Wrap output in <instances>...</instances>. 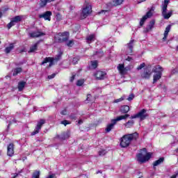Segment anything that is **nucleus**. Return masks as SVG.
<instances>
[{"label": "nucleus", "mask_w": 178, "mask_h": 178, "mask_svg": "<svg viewBox=\"0 0 178 178\" xmlns=\"http://www.w3.org/2000/svg\"><path fill=\"white\" fill-rule=\"evenodd\" d=\"M134 93H131L129 95L128 98L127 99V101H133V99H134Z\"/></svg>", "instance_id": "40"}, {"label": "nucleus", "mask_w": 178, "mask_h": 178, "mask_svg": "<svg viewBox=\"0 0 178 178\" xmlns=\"http://www.w3.org/2000/svg\"><path fill=\"white\" fill-rule=\"evenodd\" d=\"M94 38H95V35L94 34L90 35L86 38L87 41H94Z\"/></svg>", "instance_id": "39"}, {"label": "nucleus", "mask_w": 178, "mask_h": 178, "mask_svg": "<svg viewBox=\"0 0 178 178\" xmlns=\"http://www.w3.org/2000/svg\"><path fill=\"white\" fill-rule=\"evenodd\" d=\"M134 123H135L134 120H129L127 121V122L124 124V126L127 129H131V127H133V126H134Z\"/></svg>", "instance_id": "24"}, {"label": "nucleus", "mask_w": 178, "mask_h": 178, "mask_svg": "<svg viewBox=\"0 0 178 178\" xmlns=\"http://www.w3.org/2000/svg\"><path fill=\"white\" fill-rule=\"evenodd\" d=\"M177 176H178V171L175 175H172L170 178H176L177 177Z\"/></svg>", "instance_id": "54"}, {"label": "nucleus", "mask_w": 178, "mask_h": 178, "mask_svg": "<svg viewBox=\"0 0 178 178\" xmlns=\"http://www.w3.org/2000/svg\"><path fill=\"white\" fill-rule=\"evenodd\" d=\"M22 72H23V69H22V67H17L14 69L13 76H17V74H19V73H22Z\"/></svg>", "instance_id": "27"}, {"label": "nucleus", "mask_w": 178, "mask_h": 178, "mask_svg": "<svg viewBox=\"0 0 178 178\" xmlns=\"http://www.w3.org/2000/svg\"><path fill=\"white\" fill-rule=\"evenodd\" d=\"M70 10H73V9H74V6H70Z\"/></svg>", "instance_id": "59"}, {"label": "nucleus", "mask_w": 178, "mask_h": 178, "mask_svg": "<svg viewBox=\"0 0 178 178\" xmlns=\"http://www.w3.org/2000/svg\"><path fill=\"white\" fill-rule=\"evenodd\" d=\"M70 137V131H67L66 132L64 131L60 134V137L58 136V138H60V140H67Z\"/></svg>", "instance_id": "20"}, {"label": "nucleus", "mask_w": 178, "mask_h": 178, "mask_svg": "<svg viewBox=\"0 0 178 178\" xmlns=\"http://www.w3.org/2000/svg\"><path fill=\"white\" fill-rule=\"evenodd\" d=\"M51 16H52V12L46 11L44 13L39 15V18L51 22Z\"/></svg>", "instance_id": "12"}, {"label": "nucleus", "mask_w": 178, "mask_h": 178, "mask_svg": "<svg viewBox=\"0 0 178 178\" xmlns=\"http://www.w3.org/2000/svg\"><path fill=\"white\" fill-rule=\"evenodd\" d=\"M55 0H40L39 1L40 8H45L47 6V3H51V2H54Z\"/></svg>", "instance_id": "18"}, {"label": "nucleus", "mask_w": 178, "mask_h": 178, "mask_svg": "<svg viewBox=\"0 0 178 178\" xmlns=\"http://www.w3.org/2000/svg\"><path fill=\"white\" fill-rule=\"evenodd\" d=\"M78 124H83V120H79Z\"/></svg>", "instance_id": "58"}, {"label": "nucleus", "mask_w": 178, "mask_h": 178, "mask_svg": "<svg viewBox=\"0 0 178 178\" xmlns=\"http://www.w3.org/2000/svg\"><path fill=\"white\" fill-rule=\"evenodd\" d=\"M172 25L169 24L166 26L165 30L164 31V37L163 38V41H166V38H168V35H169V33L170 31V29Z\"/></svg>", "instance_id": "19"}, {"label": "nucleus", "mask_w": 178, "mask_h": 178, "mask_svg": "<svg viewBox=\"0 0 178 178\" xmlns=\"http://www.w3.org/2000/svg\"><path fill=\"white\" fill-rule=\"evenodd\" d=\"M143 67H145V63H143L139 66H138L137 70H141V69H143Z\"/></svg>", "instance_id": "43"}, {"label": "nucleus", "mask_w": 178, "mask_h": 178, "mask_svg": "<svg viewBox=\"0 0 178 178\" xmlns=\"http://www.w3.org/2000/svg\"><path fill=\"white\" fill-rule=\"evenodd\" d=\"M163 161H165L164 157H161L158 160L155 161L153 163L154 168H155V166H159V165H161V163H163Z\"/></svg>", "instance_id": "26"}, {"label": "nucleus", "mask_w": 178, "mask_h": 178, "mask_svg": "<svg viewBox=\"0 0 178 178\" xmlns=\"http://www.w3.org/2000/svg\"><path fill=\"white\" fill-rule=\"evenodd\" d=\"M46 121L44 119H40L39 122H38L36 127H35V130L31 132V136H35V134H38L40 133V130L42 129V126L45 124Z\"/></svg>", "instance_id": "8"}, {"label": "nucleus", "mask_w": 178, "mask_h": 178, "mask_svg": "<svg viewBox=\"0 0 178 178\" xmlns=\"http://www.w3.org/2000/svg\"><path fill=\"white\" fill-rule=\"evenodd\" d=\"M106 154H108V151H106V149H102L99 151V156H104V155H106Z\"/></svg>", "instance_id": "35"}, {"label": "nucleus", "mask_w": 178, "mask_h": 178, "mask_svg": "<svg viewBox=\"0 0 178 178\" xmlns=\"http://www.w3.org/2000/svg\"><path fill=\"white\" fill-rule=\"evenodd\" d=\"M152 73H156L153 76V84H155L158 81V80H161L162 79V73L163 72V67H161V65H156L152 70Z\"/></svg>", "instance_id": "4"}, {"label": "nucleus", "mask_w": 178, "mask_h": 178, "mask_svg": "<svg viewBox=\"0 0 178 178\" xmlns=\"http://www.w3.org/2000/svg\"><path fill=\"white\" fill-rule=\"evenodd\" d=\"M138 138V133L137 132L125 134L120 139V145L121 148H127L132 141H137Z\"/></svg>", "instance_id": "1"}, {"label": "nucleus", "mask_w": 178, "mask_h": 178, "mask_svg": "<svg viewBox=\"0 0 178 178\" xmlns=\"http://www.w3.org/2000/svg\"><path fill=\"white\" fill-rule=\"evenodd\" d=\"M8 156H13L15 155V144L10 143L7 147Z\"/></svg>", "instance_id": "11"}, {"label": "nucleus", "mask_w": 178, "mask_h": 178, "mask_svg": "<svg viewBox=\"0 0 178 178\" xmlns=\"http://www.w3.org/2000/svg\"><path fill=\"white\" fill-rule=\"evenodd\" d=\"M92 69H97L98 67V60L90 61Z\"/></svg>", "instance_id": "32"}, {"label": "nucleus", "mask_w": 178, "mask_h": 178, "mask_svg": "<svg viewBox=\"0 0 178 178\" xmlns=\"http://www.w3.org/2000/svg\"><path fill=\"white\" fill-rule=\"evenodd\" d=\"M125 60H127V62H131V60H133V58L128 56Z\"/></svg>", "instance_id": "53"}, {"label": "nucleus", "mask_w": 178, "mask_h": 178, "mask_svg": "<svg viewBox=\"0 0 178 178\" xmlns=\"http://www.w3.org/2000/svg\"><path fill=\"white\" fill-rule=\"evenodd\" d=\"M94 55H97V56H98V58H102V56H104V55H105V53L104 52V51L99 50V51H96L94 53Z\"/></svg>", "instance_id": "29"}, {"label": "nucleus", "mask_w": 178, "mask_h": 178, "mask_svg": "<svg viewBox=\"0 0 178 178\" xmlns=\"http://www.w3.org/2000/svg\"><path fill=\"white\" fill-rule=\"evenodd\" d=\"M152 156V153L151 152L147 153V148L145 147L141 149L140 153H138L136 155L138 161L140 162V163H145V162L151 159Z\"/></svg>", "instance_id": "2"}, {"label": "nucleus", "mask_w": 178, "mask_h": 178, "mask_svg": "<svg viewBox=\"0 0 178 178\" xmlns=\"http://www.w3.org/2000/svg\"><path fill=\"white\" fill-rule=\"evenodd\" d=\"M127 118H130L129 114H126L124 115L118 116L115 119L111 120V123L108 124L106 128V133H109L115 127V124L118 123V122H120V120H126Z\"/></svg>", "instance_id": "3"}, {"label": "nucleus", "mask_w": 178, "mask_h": 178, "mask_svg": "<svg viewBox=\"0 0 178 178\" xmlns=\"http://www.w3.org/2000/svg\"><path fill=\"white\" fill-rule=\"evenodd\" d=\"M13 48H15V46L13 45V44H10L9 45V47H7L5 49L6 54H10V51H12V49H13Z\"/></svg>", "instance_id": "30"}, {"label": "nucleus", "mask_w": 178, "mask_h": 178, "mask_svg": "<svg viewBox=\"0 0 178 178\" xmlns=\"http://www.w3.org/2000/svg\"><path fill=\"white\" fill-rule=\"evenodd\" d=\"M66 45H67V47H69L70 48H72V47H73V45H74V40H69L66 43Z\"/></svg>", "instance_id": "37"}, {"label": "nucleus", "mask_w": 178, "mask_h": 178, "mask_svg": "<svg viewBox=\"0 0 178 178\" xmlns=\"http://www.w3.org/2000/svg\"><path fill=\"white\" fill-rule=\"evenodd\" d=\"M92 8L91 5H87L85 8H83L82 12L81 13V19H86L87 17L91 13Z\"/></svg>", "instance_id": "7"}, {"label": "nucleus", "mask_w": 178, "mask_h": 178, "mask_svg": "<svg viewBox=\"0 0 178 178\" xmlns=\"http://www.w3.org/2000/svg\"><path fill=\"white\" fill-rule=\"evenodd\" d=\"M154 26H155V19H152L149 22V29H152V27H154Z\"/></svg>", "instance_id": "41"}, {"label": "nucleus", "mask_w": 178, "mask_h": 178, "mask_svg": "<svg viewBox=\"0 0 178 178\" xmlns=\"http://www.w3.org/2000/svg\"><path fill=\"white\" fill-rule=\"evenodd\" d=\"M147 118H149V115L147 113V109L143 108L138 113L131 115L130 119H140V122L145 120Z\"/></svg>", "instance_id": "5"}, {"label": "nucleus", "mask_w": 178, "mask_h": 178, "mask_svg": "<svg viewBox=\"0 0 178 178\" xmlns=\"http://www.w3.org/2000/svg\"><path fill=\"white\" fill-rule=\"evenodd\" d=\"M38 44H40V42H38L35 43L33 45H32L28 51L29 54L35 52V51H37V49H38Z\"/></svg>", "instance_id": "23"}, {"label": "nucleus", "mask_w": 178, "mask_h": 178, "mask_svg": "<svg viewBox=\"0 0 178 178\" xmlns=\"http://www.w3.org/2000/svg\"><path fill=\"white\" fill-rule=\"evenodd\" d=\"M172 15H173V11L171 10L168 13H165L164 14H162V16L163 17L164 19H170L172 17Z\"/></svg>", "instance_id": "28"}, {"label": "nucleus", "mask_w": 178, "mask_h": 178, "mask_svg": "<svg viewBox=\"0 0 178 178\" xmlns=\"http://www.w3.org/2000/svg\"><path fill=\"white\" fill-rule=\"evenodd\" d=\"M84 79H79L77 81H76V86L77 87H81V86H83V84H84Z\"/></svg>", "instance_id": "38"}, {"label": "nucleus", "mask_w": 178, "mask_h": 178, "mask_svg": "<svg viewBox=\"0 0 178 178\" xmlns=\"http://www.w3.org/2000/svg\"><path fill=\"white\" fill-rule=\"evenodd\" d=\"M93 76L96 78V80H104L106 76V72L99 70L95 72Z\"/></svg>", "instance_id": "10"}, {"label": "nucleus", "mask_w": 178, "mask_h": 178, "mask_svg": "<svg viewBox=\"0 0 178 178\" xmlns=\"http://www.w3.org/2000/svg\"><path fill=\"white\" fill-rule=\"evenodd\" d=\"M61 124H63L64 126H67V124H70V122H69L67 120H64L61 121Z\"/></svg>", "instance_id": "42"}, {"label": "nucleus", "mask_w": 178, "mask_h": 178, "mask_svg": "<svg viewBox=\"0 0 178 178\" xmlns=\"http://www.w3.org/2000/svg\"><path fill=\"white\" fill-rule=\"evenodd\" d=\"M176 152H178V147L175 149Z\"/></svg>", "instance_id": "63"}, {"label": "nucleus", "mask_w": 178, "mask_h": 178, "mask_svg": "<svg viewBox=\"0 0 178 178\" xmlns=\"http://www.w3.org/2000/svg\"><path fill=\"white\" fill-rule=\"evenodd\" d=\"M15 23H19L22 22V17L20 15H17L12 19Z\"/></svg>", "instance_id": "34"}, {"label": "nucleus", "mask_w": 178, "mask_h": 178, "mask_svg": "<svg viewBox=\"0 0 178 178\" xmlns=\"http://www.w3.org/2000/svg\"><path fill=\"white\" fill-rule=\"evenodd\" d=\"M23 52H26L25 49H22L19 50V54H23Z\"/></svg>", "instance_id": "57"}, {"label": "nucleus", "mask_w": 178, "mask_h": 178, "mask_svg": "<svg viewBox=\"0 0 178 178\" xmlns=\"http://www.w3.org/2000/svg\"><path fill=\"white\" fill-rule=\"evenodd\" d=\"M1 2H2V0H0V3H1Z\"/></svg>", "instance_id": "64"}, {"label": "nucleus", "mask_w": 178, "mask_h": 178, "mask_svg": "<svg viewBox=\"0 0 178 178\" xmlns=\"http://www.w3.org/2000/svg\"><path fill=\"white\" fill-rule=\"evenodd\" d=\"M16 122H17V121H16V120H15V119L13 120L12 121H10V122H9V124H8V127H7V129L9 130V129H10V126L12 125V124H13V123H16Z\"/></svg>", "instance_id": "44"}, {"label": "nucleus", "mask_w": 178, "mask_h": 178, "mask_svg": "<svg viewBox=\"0 0 178 178\" xmlns=\"http://www.w3.org/2000/svg\"><path fill=\"white\" fill-rule=\"evenodd\" d=\"M56 19L57 20H62V15H60V13H57L56 14Z\"/></svg>", "instance_id": "47"}, {"label": "nucleus", "mask_w": 178, "mask_h": 178, "mask_svg": "<svg viewBox=\"0 0 178 178\" xmlns=\"http://www.w3.org/2000/svg\"><path fill=\"white\" fill-rule=\"evenodd\" d=\"M72 62H73L74 65H76V63H77V62H79V58L77 57H74L72 60Z\"/></svg>", "instance_id": "48"}, {"label": "nucleus", "mask_w": 178, "mask_h": 178, "mask_svg": "<svg viewBox=\"0 0 178 178\" xmlns=\"http://www.w3.org/2000/svg\"><path fill=\"white\" fill-rule=\"evenodd\" d=\"M26 81H22L18 83V91H22L24 90V87H26Z\"/></svg>", "instance_id": "25"}, {"label": "nucleus", "mask_w": 178, "mask_h": 178, "mask_svg": "<svg viewBox=\"0 0 178 178\" xmlns=\"http://www.w3.org/2000/svg\"><path fill=\"white\" fill-rule=\"evenodd\" d=\"M91 98H92L91 94H88L86 97V101H88V102H91Z\"/></svg>", "instance_id": "45"}, {"label": "nucleus", "mask_w": 178, "mask_h": 178, "mask_svg": "<svg viewBox=\"0 0 178 178\" xmlns=\"http://www.w3.org/2000/svg\"><path fill=\"white\" fill-rule=\"evenodd\" d=\"M169 2H170V0H164V3L162 6L161 15L166 13V11L168 10V5H169Z\"/></svg>", "instance_id": "21"}, {"label": "nucleus", "mask_w": 178, "mask_h": 178, "mask_svg": "<svg viewBox=\"0 0 178 178\" xmlns=\"http://www.w3.org/2000/svg\"><path fill=\"white\" fill-rule=\"evenodd\" d=\"M17 177V174H16V175H15L13 178H16Z\"/></svg>", "instance_id": "62"}, {"label": "nucleus", "mask_w": 178, "mask_h": 178, "mask_svg": "<svg viewBox=\"0 0 178 178\" xmlns=\"http://www.w3.org/2000/svg\"><path fill=\"white\" fill-rule=\"evenodd\" d=\"M124 2V0H114L113 1V6H119V5H122Z\"/></svg>", "instance_id": "31"}, {"label": "nucleus", "mask_w": 178, "mask_h": 178, "mask_svg": "<svg viewBox=\"0 0 178 178\" xmlns=\"http://www.w3.org/2000/svg\"><path fill=\"white\" fill-rule=\"evenodd\" d=\"M129 111H130V106H129L128 105L122 106L120 108V112L122 115H127Z\"/></svg>", "instance_id": "16"}, {"label": "nucleus", "mask_w": 178, "mask_h": 178, "mask_svg": "<svg viewBox=\"0 0 178 178\" xmlns=\"http://www.w3.org/2000/svg\"><path fill=\"white\" fill-rule=\"evenodd\" d=\"M106 12H109L108 10H102L100 12H99V14L101 15L102 13H106Z\"/></svg>", "instance_id": "52"}, {"label": "nucleus", "mask_w": 178, "mask_h": 178, "mask_svg": "<svg viewBox=\"0 0 178 178\" xmlns=\"http://www.w3.org/2000/svg\"><path fill=\"white\" fill-rule=\"evenodd\" d=\"M118 70L120 72V74H126L129 72L127 67H124V64H119L117 67Z\"/></svg>", "instance_id": "15"}, {"label": "nucleus", "mask_w": 178, "mask_h": 178, "mask_svg": "<svg viewBox=\"0 0 178 178\" xmlns=\"http://www.w3.org/2000/svg\"><path fill=\"white\" fill-rule=\"evenodd\" d=\"M3 15V14L2 13V12H0V19H1V17H2Z\"/></svg>", "instance_id": "61"}, {"label": "nucleus", "mask_w": 178, "mask_h": 178, "mask_svg": "<svg viewBox=\"0 0 178 178\" xmlns=\"http://www.w3.org/2000/svg\"><path fill=\"white\" fill-rule=\"evenodd\" d=\"M55 76H56V74H52L51 75H49L47 77L49 80L54 79Z\"/></svg>", "instance_id": "49"}, {"label": "nucleus", "mask_w": 178, "mask_h": 178, "mask_svg": "<svg viewBox=\"0 0 178 178\" xmlns=\"http://www.w3.org/2000/svg\"><path fill=\"white\" fill-rule=\"evenodd\" d=\"M70 119H73L74 120H76V119H77V118L74 115H70Z\"/></svg>", "instance_id": "55"}, {"label": "nucleus", "mask_w": 178, "mask_h": 178, "mask_svg": "<svg viewBox=\"0 0 178 178\" xmlns=\"http://www.w3.org/2000/svg\"><path fill=\"white\" fill-rule=\"evenodd\" d=\"M15 23H16V22L12 19V20L10 22V23H8V24H7V29H8V30H10V29H12V27H13V26H15Z\"/></svg>", "instance_id": "36"}, {"label": "nucleus", "mask_w": 178, "mask_h": 178, "mask_svg": "<svg viewBox=\"0 0 178 178\" xmlns=\"http://www.w3.org/2000/svg\"><path fill=\"white\" fill-rule=\"evenodd\" d=\"M62 52L59 53L58 55L57 56V58L58 60L60 59V58H62Z\"/></svg>", "instance_id": "56"}, {"label": "nucleus", "mask_w": 178, "mask_h": 178, "mask_svg": "<svg viewBox=\"0 0 178 178\" xmlns=\"http://www.w3.org/2000/svg\"><path fill=\"white\" fill-rule=\"evenodd\" d=\"M54 59L52 57H46L44 60L42 62L41 65H45V63H49V67H52L54 65Z\"/></svg>", "instance_id": "14"}, {"label": "nucleus", "mask_w": 178, "mask_h": 178, "mask_svg": "<svg viewBox=\"0 0 178 178\" xmlns=\"http://www.w3.org/2000/svg\"><path fill=\"white\" fill-rule=\"evenodd\" d=\"M74 79H76V74H72L70 78V83H73V81H74Z\"/></svg>", "instance_id": "46"}, {"label": "nucleus", "mask_w": 178, "mask_h": 178, "mask_svg": "<svg viewBox=\"0 0 178 178\" xmlns=\"http://www.w3.org/2000/svg\"><path fill=\"white\" fill-rule=\"evenodd\" d=\"M69 37H70V33L67 31L59 33L57 42L60 44H62V42H66L67 41H69Z\"/></svg>", "instance_id": "6"}, {"label": "nucleus", "mask_w": 178, "mask_h": 178, "mask_svg": "<svg viewBox=\"0 0 178 178\" xmlns=\"http://www.w3.org/2000/svg\"><path fill=\"white\" fill-rule=\"evenodd\" d=\"M41 175V172L40 170H35L33 172L32 177L33 178H40V175Z\"/></svg>", "instance_id": "33"}, {"label": "nucleus", "mask_w": 178, "mask_h": 178, "mask_svg": "<svg viewBox=\"0 0 178 178\" xmlns=\"http://www.w3.org/2000/svg\"><path fill=\"white\" fill-rule=\"evenodd\" d=\"M152 74V71H151V66L146 67L144 68V71L140 74V77L145 80H148Z\"/></svg>", "instance_id": "9"}, {"label": "nucleus", "mask_w": 178, "mask_h": 178, "mask_svg": "<svg viewBox=\"0 0 178 178\" xmlns=\"http://www.w3.org/2000/svg\"><path fill=\"white\" fill-rule=\"evenodd\" d=\"M123 99H123V97H121V98H120V99H115V100L114 101V102H115V103L122 102V101H123Z\"/></svg>", "instance_id": "51"}, {"label": "nucleus", "mask_w": 178, "mask_h": 178, "mask_svg": "<svg viewBox=\"0 0 178 178\" xmlns=\"http://www.w3.org/2000/svg\"><path fill=\"white\" fill-rule=\"evenodd\" d=\"M128 48L129 49V55H133V48L134 47V40H131L127 44Z\"/></svg>", "instance_id": "22"}, {"label": "nucleus", "mask_w": 178, "mask_h": 178, "mask_svg": "<svg viewBox=\"0 0 178 178\" xmlns=\"http://www.w3.org/2000/svg\"><path fill=\"white\" fill-rule=\"evenodd\" d=\"M152 17V12L151 10H149L146 15H145L142 19L140 21V26H144V24L145 23V20H147V19Z\"/></svg>", "instance_id": "13"}, {"label": "nucleus", "mask_w": 178, "mask_h": 178, "mask_svg": "<svg viewBox=\"0 0 178 178\" xmlns=\"http://www.w3.org/2000/svg\"><path fill=\"white\" fill-rule=\"evenodd\" d=\"M60 114L64 115H67V111L66 109H64L60 112Z\"/></svg>", "instance_id": "50"}, {"label": "nucleus", "mask_w": 178, "mask_h": 178, "mask_svg": "<svg viewBox=\"0 0 178 178\" xmlns=\"http://www.w3.org/2000/svg\"><path fill=\"white\" fill-rule=\"evenodd\" d=\"M42 35H45V33L40 31H35L30 33V37L31 38H38V37H41Z\"/></svg>", "instance_id": "17"}, {"label": "nucleus", "mask_w": 178, "mask_h": 178, "mask_svg": "<svg viewBox=\"0 0 178 178\" xmlns=\"http://www.w3.org/2000/svg\"><path fill=\"white\" fill-rule=\"evenodd\" d=\"M145 1H147V0H139L138 3H141V2H145Z\"/></svg>", "instance_id": "60"}]
</instances>
